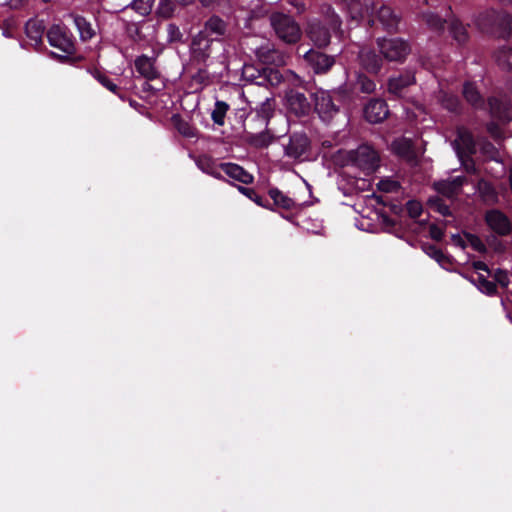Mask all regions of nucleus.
Segmentation results:
<instances>
[{
  "instance_id": "1",
  "label": "nucleus",
  "mask_w": 512,
  "mask_h": 512,
  "mask_svg": "<svg viewBox=\"0 0 512 512\" xmlns=\"http://www.w3.org/2000/svg\"><path fill=\"white\" fill-rule=\"evenodd\" d=\"M198 168L206 174L217 179H222L223 174L243 184L253 182V176L245 171L241 166L234 163L217 164L212 158L207 156L199 157L196 161Z\"/></svg>"
},
{
  "instance_id": "2",
  "label": "nucleus",
  "mask_w": 512,
  "mask_h": 512,
  "mask_svg": "<svg viewBox=\"0 0 512 512\" xmlns=\"http://www.w3.org/2000/svg\"><path fill=\"white\" fill-rule=\"evenodd\" d=\"M270 24L277 37L287 43H297L302 35L299 24L289 15L283 13H273L270 16Z\"/></svg>"
},
{
  "instance_id": "3",
  "label": "nucleus",
  "mask_w": 512,
  "mask_h": 512,
  "mask_svg": "<svg viewBox=\"0 0 512 512\" xmlns=\"http://www.w3.org/2000/svg\"><path fill=\"white\" fill-rule=\"evenodd\" d=\"M346 165H350L370 174L376 170L379 164L377 152L368 145H361L355 150L346 153Z\"/></svg>"
},
{
  "instance_id": "4",
  "label": "nucleus",
  "mask_w": 512,
  "mask_h": 512,
  "mask_svg": "<svg viewBox=\"0 0 512 512\" xmlns=\"http://www.w3.org/2000/svg\"><path fill=\"white\" fill-rule=\"evenodd\" d=\"M452 146L465 170L475 172V165L469 156L475 152L476 146L472 134L465 127L457 129V137L452 142Z\"/></svg>"
},
{
  "instance_id": "5",
  "label": "nucleus",
  "mask_w": 512,
  "mask_h": 512,
  "mask_svg": "<svg viewBox=\"0 0 512 512\" xmlns=\"http://www.w3.org/2000/svg\"><path fill=\"white\" fill-rule=\"evenodd\" d=\"M378 47L388 61H402L410 52L409 45L399 38L378 39Z\"/></svg>"
},
{
  "instance_id": "6",
  "label": "nucleus",
  "mask_w": 512,
  "mask_h": 512,
  "mask_svg": "<svg viewBox=\"0 0 512 512\" xmlns=\"http://www.w3.org/2000/svg\"><path fill=\"white\" fill-rule=\"evenodd\" d=\"M47 38L50 45L59 49L61 52L67 55L74 52V42L62 26H52L47 33Z\"/></svg>"
},
{
  "instance_id": "7",
  "label": "nucleus",
  "mask_w": 512,
  "mask_h": 512,
  "mask_svg": "<svg viewBox=\"0 0 512 512\" xmlns=\"http://www.w3.org/2000/svg\"><path fill=\"white\" fill-rule=\"evenodd\" d=\"M214 41L215 39L208 37L204 32H199L191 41V57L198 62H205L211 55Z\"/></svg>"
},
{
  "instance_id": "8",
  "label": "nucleus",
  "mask_w": 512,
  "mask_h": 512,
  "mask_svg": "<svg viewBox=\"0 0 512 512\" xmlns=\"http://www.w3.org/2000/svg\"><path fill=\"white\" fill-rule=\"evenodd\" d=\"M309 147V140L305 134L295 133L290 136L289 143L285 147V155L302 161Z\"/></svg>"
},
{
  "instance_id": "9",
  "label": "nucleus",
  "mask_w": 512,
  "mask_h": 512,
  "mask_svg": "<svg viewBox=\"0 0 512 512\" xmlns=\"http://www.w3.org/2000/svg\"><path fill=\"white\" fill-rule=\"evenodd\" d=\"M285 105L296 116L306 115L310 110V103L305 95L295 90L286 93Z\"/></svg>"
},
{
  "instance_id": "10",
  "label": "nucleus",
  "mask_w": 512,
  "mask_h": 512,
  "mask_svg": "<svg viewBox=\"0 0 512 512\" xmlns=\"http://www.w3.org/2000/svg\"><path fill=\"white\" fill-rule=\"evenodd\" d=\"M315 109L324 122H329L338 112L330 94L324 91L316 94Z\"/></svg>"
},
{
  "instance_id": "11",
  "label": "nucleus",
  "mask_w": 512,
  "mask_h": 512,
  "mask_svg": "<svg viewBox=\"0 0 512 512\" xmlns=\"http://www.w3.org/2000/svg\"><path fill=\"white\" fill-rule=\"evenodd\" d=\"M485 219L489 228L499 235H507L512 229L507 216L498 210L488 211Z\"/></svg>"
},
{
  "instance_id": "12",
  "label": "nucleus",
  "mask_w": 512,
  "mask_h": 512,
  "mask_svg": "<svg viewBox=\"0 0 512 512\" xmlns=\"http://www.w3.org/2000/svg\"><path fill=\"white\" fill-rule=\"evenodd\" d=\"M257 58L264 64H272L276 66L285 64V56L278 50L274 49L270 43L257 47L255 49Z\"/></svg>"
},
{
  "instance_id": "13",
  "label": "nucleus",
  "mask_w": 512,
  "mask_h": 512,
  "mask_svg": "<svg viewBox=\"0 0 512 512\" xmlns=\"http://www.w3.org/2000/svg\"><path fill=\"white\" fill-rule=\"evenodd\" d=\"M388 107L385 101L373 99L365 106L364 115L370 123H379L388 115Z\"/></svg>"
},
{
  "instance_id": "14",
  "label": "nucleus",
  "mask_w": 512,
  "mask_h": 512,
  "mask_svg": "<svg viewBox=\"0 0 512 512\" xmlns=\"http://www.w3.org/2000/svg\"><path fill=\"white\" fill-rule=\"evenodd\" d=\"M305 59L311 65L315 73H324L334 64L333 57L312 49L306 52Z\"/></svg>"
},
{
  "instance_id": "15",
  "label": "nucleus",
  "mask_w": 512,
  "mask_h": 512,
  "mask_svg": "<svg viewBox=\"0 0 512 512\" xmlns=\"http://www.w3.org/2000/svg\"><path fill=\"white\" fill-rule=\"evenodd\" d=\"M415 82L414 75L406 73L399 77H393L388 82V92L396 98L403 97L407 87Z\"/></svg>"
},
{
  "instance_id": "16",
  "label": "nucleus",
  "mask_w": 512,
  "mask_h": 512,
  "mask_svg": "<svg viewBox=\"0 0 512 512\" xmlns=\"http://www.w3.org/2000/svg\"><path fill=\"white\" fill-rule=\"evenodd\" d=\"M451 240L455 246L466 248L471 247L473 250L477 252H484L486 247L482 240L471 233H464L463 235L454 234L451 237Z\"/></svg>"
},
{
  "instance_id": "17",
  "label": "nucleus",
  "mask_w": 512,
  "mask_h": 512,
  "mask_svg": "<svg viewBox=\"0 0 512 512\" xmlns=\"http://www.w3.org/2000/svg\"><path fill=\"white\" fill-rule=\"evenodd\" d=\"M307 34L311 41L319 47H325L330 42L329 31L319 22L311 21L308 25Z\"/></svg>"
},
{
  "instance_id": "18",
  "label": "nucleus",
  "mask_w": 512,
  "mask_h": 512,
  "mask_svg": "<svg viewBox=\"0 0 512 512\" xmlns=\"http://www.w3.org/2000/svg\"><path fill=\"white\" fill-rule=\"evenodd\" d=\"M464 180L465 179L460 176L454 177L452 179L441 180L434 183V188L438 193L451 198L458 194L461 187L463 186Z\"/></svg>"
},
{
  "instance_id": "19",
  "label": "nucleus",
  "mask_w": 512,
  "mask_h": 512,
  "mask_svg": "<svg viewBox=\"0 0 512 512\" xmlns=\"http://www.w3.org/2000/svg\"><path fill=\"white\" fill-rule=\"evenodd\" d=\"M491 115L502 121H509L512 119V105L506 101L496 98L489 100Z\"/></svg>"
},
{
  "instance_id": "20",
  "label": "nucleus",
  "mask_w": 512,
  "mask_h": 512,
  "mask_svg": "<svg viewBox=\"0 0 512 512\" xmlns=\"http://www.w3.org/2000/svg\"><path fill=\"white\" fill-rule=\"evenodd\" d=\"M359 59L364 69L371 73H377L382 65V60L368 48H363L359 53Z\"/></svg>"
},
{
  "instance_id": "21",
  "label": "nucleus",
  "mask_w": 512,
  "mask_h": 512,
  "mask_svg": "<svg viewBox=\"0 0 512 512\" xmlns=\"http://www.w3.org/2000/svg\"><path fill=\"white\" fill-rule=\"evenodd\" d=\"M26 35L32 41V45L37 47L42 43V37L45 31L43 21L30 19L26 23Z\"/></svg>"
},
{
  "instance_id": "22",
  "label": "nucleus",
  "mask_w": 512,
  "mask_h": 512,
  "mask_svg": "<svg viewBox=\"0 0 512 512\" xmlns=\"http://www.w3.org/2000/svg\"><path fill=\"white\" fill-rule=\"evenodd\" d=\"M226 31V24L217 16L209 18L200 32H204L208 37L218 40Z\"/></svg>"
},
{
  "instance_id": "23",
  "label": "nucleus",
  "mask_w": 512,
  "mask_h": 512,
  "mask_svg": "<svg viewBox=\"0 0 512 512\" xmlns=\"http://www.w3.org/2000/svg\"><path fill=\"white\" fill-rule=\"evenodd\" d=\"M377 17L388 31L395 30L398 27L399 17L388 6L382 5L377 12Z\"/></svg>"
},
{
  "instance_id": "24",
  "label": "nucleus",
  "mask_w": 512,
  "mask_h": 512,
  "mask_svg": "<svg viewBox=\"0 0 512 512\" xmlns=\"http://www.w3.org/2000/svg\"><path fill=\"white\" fill-rule=\"evenodd\" d=\"M135 68L139 74L149 80L155 79L158 75L153 60L145 55L135 60Z\"/></svg>"
},
{
  "instance_id": "25",
  "label": "nucleus",
  "mask_w": 512,
  "mask_h": 512,
  "mask_svg": "<svg viewBox=\"0 0 512 512\" xmlns=\"http://www.w3.org/2000/svg\"><path fill=\"white\" fill-rule=\"evenodd\" d=\"M173 124L177 131L185 138H196L197 129L188 121L181 118L179 115L172 117Z\"/></svg>"
},
{
  "instance_id": "26",
  "label": "nucleus",
  "mask_w": 512,
  "mask_h": 512,
  "mask_svg": "<svg viewBox=\"0 0 512 512\" xmlns=\"http://www.w3.org/2000/svg\"><path fill=\"white\" fill-rule=\"evenodd\" d=\"M269 195L271 199H273L274 203L281 208L293 209L297 206V203L292 198L276 188L270 189Z\"/></svg>"
},
{
  "instance_id": "27",
  "label": "nucleus",
  "mask_w": 512,
  "mask_h": 512,
  "mask_svg": "<svg viewBox=\"0 0 512 512\" xmlns=\"http://www.w3.org/2000/svg\"><path fill=\"white\" fill-rule=\"evenodd\" d=\"M73 21L79 31L80 37L83 40L91 39L94 35V30L91 24L81 16H74Z\"/></svg>"
},
{
  "instance_id": "28",
  "label": "nucleus",
  "mask_w": 512,
  "mask_h": 512,
  "mask_svg": "<svg viewBox=\"0 0 512 512\" xmlns=\"http://www.w3.org/2000/svg\"><path fill=\"white\" fill-rule=\"evenodd\" d=\"M229 109V105L224 101H216L214 109L211 113L213 122L217 125H223L225 121L226 113Z\"/></svg>"
},
{
  "instance_id": "29",
  "label": "nucleus",
  "mask_w": 512,
  "mask_h": 512,
  "mask_svg": "<svg viewBox=\"0 0 512 512\" xmlns=\"http://www.w3.org/2000/svg\"><path fill=\"white\" fill-rule=\"evenodd\" d=\"M473 282L482 293L493 295L496 292L495 283L487 280L483 274H478L477 278L474 279Z\"/></svg>"
},
{
  "instance_id": "30",
  "label": "nucleus",
  "mask_w": 512,
  "mask_h": 512,
  "mask_svg": "<svg viewBox=\"0 0 512 512\" xmlns=\"http://www.w3.org/2000/svg\"><path fill=\"white\" fill-rule=\"evenodd\" d=\"M463 94L465 99L473 106H477L482 103V98L477 91L476 87L471 83L464 85Z\"/></svg>"
},
{
  "instance_id": "31",
  "label": "nucleus",
  "mask_w": 512,
  "mask_h": 512,
  "mask_svg": "<svg viewBox=\"0 0 512 512\" xmlns=\"http://www.w3.org/2000/svg\"><path fill=\"white\" fill-rule=\"evenodd\" d=\"M499 66L503 69L512 71V49L502 48L496 55Z\"/></svg>"
},
{
  "instance_id": "32",
  "label": "nucleus",
  "mask_w": 512,
  "mask_h": 512,
  "mask_svg": "<svg viewBox=\"0 0 512 512\" xmlns=\"http://www.w3.org/2000/svg\"><path fill=\"white\" fill-rule=\"evenodd\" d=\"M176 5L173 0H160L157 13L163 18H170L174 15Z\"/></svg>"
},
{
  "instance_id": "33",
  "label": "nucleus",
  "mask_w": 512,
  "mask_h": 512,
  "mask_svg": "<svg viewBox=\"0 0 512 512\" xmlns=\"http://www.w3.org/2000/svg\"><path fill=\"white\" fill-rule=\"evenodd\" d=\"M450 31L453 38L459 42L463 43L467 40V31L466 28L457 20L452 21L450 24Z\"/></svg>"
},
{
  "instance_id": "34",
  "label": "nucleus",
  "mask_w": 512,
  "mask_h": 512,
  "mask_svg": "<svg viewBox=\"0 0 512 512\" xmlns=\"http://www.w3.org/2000/svg\"><path fill=\"white\" fill-rule=\"evenodd\" d=\"M378 190L385 192V193H393L397 192L400 188V184L397 180L386 177L379 180L377 183Z\"/></svg>"
},
{
  "instance_id": "35",
  "label": "nucleus",
  "mask_w": 512,
  "mask_h": 512,
  "mask_svg": "<svg viewBox=\"0 0 512 512\" xmlns=\"http://www.w3.org/2000/svg\"><path fill=\"white\" fill-rule=\"evenodd\" d=\"M441 103L444 108L451 112H457L460 107L459 99L456 96L448 93H442Z\"/></svg>"
},
{
  "instance_id": "36",
  "label": "nucleus",
  "mask_w": 512,
  "mask_h": 512,
  "mask_svg": "<svg viewBox=\"0 0 512 512\" xmlns=\"http://www.w3.org/2000/svg\"><path fill=\"white\" fill-rule=\"evenodd\" d=\"M412 148L411 141L408 139H398L392 143V149L394 152L401 156H408Z\"/></svg>"
},
{
  "instance_id": "37",
  "label": "nucleus",
  "mask_w": 512,
  "mask_h": 512,
  "mask_svg": "<svg viewBox=\"0 0 512 512\" xmlns=\"http://www.w3.org/2000/svg\"><path fill=\"white\" fill-rule=\"evenodd\" d=\"M348 9V12L353 20L363 17L362 7L357 0H340Z\"/></svg>"
},
{
  "instance_id": "38",
  "label": "nucleus",
  "mask_w": 512,
  "mask_h": 512,
  "mask_svg": "<svg viewBox=\"0 0 512 512\" xmlns=\"http://www.w3.org/2000/svg\"><path fill=\"white\" fill-rule=\"evenodd\" d=\"M152 5L153 0H134L131 3L132 8L141 16L149 14L152 9Z\"/></svg>"
},
{
  "instance_id": "39",
  "label": "nucleus",
  "mask_w": 512,
  "mask_h": 512,
  "mask_svg": "<svg viewBox=\"0 0 512 512\" xmlns=\"http://www.w3.org/2000/svg\"><path fill=\"white\" fill-rule=\"evenodd\" d=\"M357 83L360 87V90L364 93H372L375 91L376 84L365 75H359L357 78Z\"/></svg>"
},
{
  "instance_id": "40",
  "label": "nucleus",
  "mask_w": 512,
  "mask_h": 512,
  "mask_svg": "<svg viewBox=\"0 0 512 512\" xmlns=\"http://www.w3.org/2000/svg\"><path fill=\"white\" fill-rule=\"evenodd\" d=\"M407 212L410 217L416 219L418 218L423 211L422 204L416 200H410L406 204Z\"/></svg>"
},
{
  "instance_id": "41",
  "label": "nucleus",
  "mask_w": 512,
  "mask_h": 512,
  "mask_svg": "<svg viewBox=\"0 0 512 512\" xmlns=\"http://www.w3.org/2000/svg\"><path fill=\"white\" fill-rule=\"evenodd\" d=\"M167 39L169 42H180L182 40V33L177 25L168 24Z\"/></svg>"
},
{
  "instance_id": "42",
  "label": "nucleus",
  "mask_w": 512,
  "mask_h": 512,
  "mask_svg": "<svg viewBox=\"0 0 512 512\" xmlns=\"http://www.w3.org/2000/svg\"><path fill=\"white\" fill-rule=\"evenodd\" d=\"M326 21L329 22L333 30H337L340 27V19L338 15L331 9L330 6L326 7Z\"/></svg>"
},
{
  "instance_id": "43",
  "label": "nucleus",
  "mask_w": 512,
  "mask_h": 512,
  "mask_svg": "<svg viewBox=\"0 0 512 512\" xmlns=\"http://www.w3.org/2000/svg\"><path fill=\"white\" fill-rule=\"evenodd\" d=\"M426 22L432 29H441L443 27L444 22L442 19L434 14L426 15Z\"/></svg>"
},
{
  "instance_id": "44",
  "label": "nucleus",
  "mask_w": 512,
  "mask_h": 512,
  "mask_svg": "<svg viewBox=\"0 0 512 512\" xmlns=\"http://www.w3.org/2000/svg\"><path fill=\"white\" fill-rule=\"evenodd\" d=\"M96 79L105 87L107 88L108 90H110L111 92H116L117 90V85L115 83H113L108 77H106L105 75H102L100 73H97L96 74Z\"/></svg>"
},
{
  "instance_id": "45",
  "label": "nucleus",
  "mask_w": 512,
  "mask_h": 512,
  "mask_svg": "<svg viewBox=\"0 0 512 512\" xmlns=\"http://www.w3.org/2000/svg\"><path fill=\"white\" fill-rule=\"evenodd\" d=\"M483 154L493 160L498 159V151L491 143H484L482 146Z\"/></svg>"
},
{
  "instance_id": "46",
  "label": "nucleus",
  "mask_w": 512,
  "mask_h": 512,
  "mask_svg": "<svg viewBox=\"0 0 512 512\" xmlns=\"http://www.w3.org/2000/svg\"><path fill=\"white\" fill-rule=\"evenodd\" d=\"M495 280L502 286L507 287L509 284V277L507 272L503 270H497V272L494 275Z\"/></svg>"
},
{
  "instance_id": "47",
  "label": "nucleus",
  "mask_w": 512,
  "mask_h": 512,
  "mask_svg": "<svg viewBox=\"0 0 512 512\" xmlns=\"http://www.w3.org/2000/svg\"><path fill=\"white\" fill-rule=\"evenodd\" d=\"M429 233L431 238L437 241H440L444 236L443 229L437 225H431L429 228Z\"/></svg>"
},
{
  "instance_id": "48",
  "label": "nucleus",
  "mask_w": 512,
  "mask_h": 512,
  "mask_svg": "<svg viewBox=\"0 0 512 512\" xmlns=\"http://www.w3.org/2000/svg\"><path fill=\"white\" fill-rule=\"evenodd\" d=\"M267 74V79L270 82V84L275 85L278 84L281 81V75L277 70L269 69L268 71H264Z\"/></svg>"
},
{
  "instance_id": "49",
  "label": "nucleus",
  "mask_w": 512,
  "mask_h": 512,
  "mask_svg": "<svg viewBox=\"0 0 512 512\" xmlns=\"http://www.w3.org/2000/svg\"><path fill=\"white\" fill-rule=\"evenodd\" d=\"M497 18L500 19L501 24L503 25L505 30L510 27V24L512 22V18H511V16L509 14L505 13V14H502V15H497Z\"/></svg>"
},
{
  "instance_id": "50",
  "label": "nucleus",
  "mask_w": 512,
  "mask_h": 512,
  "mask_svg": "<svg viewBox=\"0 0 512 512\" xmlns=\"http://www.w3.org/2000/svg\"><path fill=\"white\" fill-rule=\"evenodd\" d=\"M429 250L431 252H428V254H430L433 258H435V260L437 262H441V260L444 258V255L442 254V252L438 249H436L435 247H430Z\"/></svg>"
},
{
  "instance_id": "51",
  "label": "nucleus",
  "mask_w": 512,
  "mask_h": 512,
  "mask_svg": "<svg viewBox=\"0 0 512 512\" xmlns=\"http://www.w3.org/2000/svg\"><path fill=\"white\" fill-rule=\"evenodd\" d=\"M429 250L431 252H428V254H430L433 258H435V260L437 262H441V260L444 258V255L442 254V252L438 249H436L435 247H430Z\"/></svg>"
},
{
  "instance_id": "52",
  "label": "nucleus",
  "mask_w": 512,
  "mask_h": 512,
  "mask_svg": "<svg viewBox=\"0 0 512 512\" xmlns=\"http://www.w3.org/2000/svg\"><path fill=\"white\" fill-rule=\"evenodd\" d=\"M487 129H488V132L495 138H498L501 136V133L499 131V128L496 124L494 123H490L488 126H487Z\"/></svg>"
},
{
  "instance_id": "53",
  "label": "nucleus",
  "mask_w": 512,
  "mask_h": 512,
  "mask_svg": "<svg viewBox=\"0 0 512 512\" xmlns=\"http://www.w3.org/2000/svg\"><path fill=\"white\" fill-rule=\"evenodd\" d=\"M473 267L475 268V270L477 271H484L486 272L487 274H489V269H488V266L482 262V261H476L473 263Z\"/></svg>"
},
{
  "instance_id": "54",
  "label": "nucleus",
  "mask_w": 512,
  "mask_h": 512,
  "mask_svg": "<svg viewBox=\"0 0 512 512\" xmlns=\"http://www.w3.org/2000/svg\"><path fill=\"white\" fill-rule=\"evenodd\" d=\"M238 190L244 194L246 197H248L249 199L252 198L253 195H255V191L251 188H246V187H243V186H238Z\"/></svg>"
},
{
  "instance_id": "55",
  "label": "nucleus",
  "mask_w": 512,
  "mask_h": 512,
  "mask_svg": "<svg viewBox=\"0 0 512 512\" xmlns=\"http://www.w3.org/2000/svg\"><path fill=\"white\" fill-rule=\"evenodd\" d=\"M27 2V0H7V4L14 9H17L24 5Z\"/></svg>"
},
{
  "instance_id": "56",
  "label": "nucleus",
  "mask_w": 512,
  "mask_h": 512,
  "mask_svg": "<svg viewBox=\"0 0 512 512\" xmlns=\"http://www.w3.org/2000/svg\"><path fill=\"white\" fill-rule=\"evenodd\" d=\"M437 211L444 216L450 214L449 207L441 203L437 204Z\"/></svg>"
},
{
  "instance_id": "57",
  "label": "nucleus",
  "mask_w": 512,
  "mask_h": 512,
  "mask_svg": "<svg viewBox=\"0 0 512 512\" xmlns=\"http://www.w3.org/2000/svg\"><path fill=\"white\" fill-rule=\"evenodd\" d=\"M262 110L266 113V111L271 110L270 100L266 99V101L262 104Z\"/></svg>"
},
{
  "instance_id": "58",
  "label": "nucleus",
  "mask_w": 512,
  "mask_h": 512,
  "mask_svg": "<svg viewBox=\"0 0 512 512\" xmlns=\"http://www.w3.org/2000/svg\"><path fill=\"white\" fill-rule=\"evenodd\" d=\"M251 200L257 203L258 205H262L261 197H259L256 193L255 195L252 196Z\"/></svg>"
},
{
  "instance_id": "59",
  "label": "nucleus",
  "mask_w": 512,
  "mask_h": 512,
  "mask_svg": "<svg viewBox=\"0 0 512 512\" xmlns=\"http://www.w3.org/2000/svg\"><path fill=\"white\" fill-rule=\"evenodd\" d=\"M249 70H251V68H250V67H245V68H244V73H245V74H247V73L249 72Z\"/></svg>"
},
{
  "instance_id": "60",
  "label": "nucleus",
  "mask_w": 512,
  "mask_h": 512,
  "mask_svg": "<svg viewBox=\"0 0 512 512\" xmlns=\"http://www.w3.org/2000/svg\"><path fill=\"white\" fill-rule=\"evenodd\" d=\"M430 0H426V2L428 3Z\"/></svg>"
}]
</instances>
